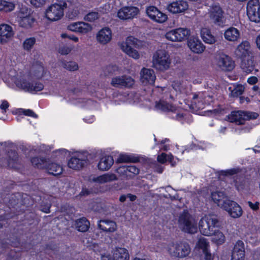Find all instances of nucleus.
<instances>
[{"label": "nucleus", "instance_id": "nucleus-1", "mask_svg": "<svg viewBox=\"0 0 260 260\" xmlns=\"http://www.w3.org/2000/svg\"><path fill=\"white\" fill-rule=\"evenodd\" d=\"M219 221L216 218L206 217L199 221V228L201 233L206 236L214 235L213 241L217 245H221L225 242L224 234L219 231Z\"/></svg>", "mask_w": 260, "mask_h": 260}, {"label": "nucleus", "instance_id": "nucleus-2", "mask_svg": "<svg viewBox=\"0 0 260 260\" xmlns=\"http://www.w3.org/2000/svg\"><path fill=\"white\" fill-rule=\"evenodd\" d=\"M43 77L42 75L36 80L30 75H28L26 78H20L16 81V86L23 90L25 92L31 93H36L38 92L41 91L44 89V84L39 80Z\"/></svg>", "mask_w": 260, "mask_h": 260}, {"label": "nucleus", "instance_id": "nucleus-3", "mask_svg": "<svg viewBox=\"0 0 260 260\" xmlns=\"http://www.w3.org/2000/svg\"><path fill=\"white\" fill-rule=\"evenodd\" d=\"M26 197H23L19 192H15L9 196L8 205L10 208H16L19 207V204L25 208H23L24 210L29 211L32 208L34 204L33 201L30 197L25 194Z\"/></svg>", "mask_w": 260, "mask_h": 260}, {"label": "nucleus", "instance_id": "nucleus-4", "mask_svg": "<svg viewBox=\"0 0 260 260\" xmlns=\"http://www.w3.org/2000/svg\"><path fill=\"white\" fill-rule=\"evenodd\" d=\"M191 247L186 241H179L172 243L169 251L174 257L183 258L189 256L191 252Z\"/></svg>", "mask_w": 260, "mask_h": 260}, {"label": "nucleus", "instance_id": "nucleus-5", "mask_svg": "<svg viewBox=\"0 0 260 260\" xmlns=\"http://www.w3.org/2000/svg\"><path fill=\"white\" fill-rule=\"evenodd\" d=\"M30 9L22 6L16 13L17 20L19 25L23 28H31L36 21L30 13Z\"/></svg>", "mask_w": 260, "mask_h": 260}, {"label": "nucleus", "instance_id": "nucleus-6", "mask_svg": "<svg viewBox=\"0 0 260 260\" xmlns=\"http://www.w3.org/2000/svg\"><path fill=\"white\" fill-rule=\"evenodd\" d=\"M152 63L157 70H166L169 68L171 63L170 55L165 50H158L153 55Z\"/></svg>", "mask_w": 260, "mask_h": 260}, {"label": "nucleus", "instance_id": "nucleus-7", "mask_svg": "<svg viewBox=\"0 0 260 260\" xmlns=\"http://www.w3.org/2000/svg\"><path fill=\"white\" fill-rule=\"evenodd\" d=\"M179 223L183 232L188 234L197 232V223L187 211H184L179 216Z\"/></svg>", "mask_w": 260, "mask_h": 260}, {"label": "nucleus", "instance_id": "nucleus-8", "mask_svg": "<svg viewBox=\"0 0 260 260\" xmlns=\"http://www.w3.org/2000/svg\"><path fill=\"white\" fill-rule=\"evenodd\" d=\"M67 3L60 2L51 5L46 10L45 15L46 18L51 21H55L60 19L64 14V8L67 7Z\"/></svg>", "mask_w": 260, "mask_h": 260}, {"label": "nucleus", "instance_id": "nucleus-9", "mask_svg": "<svg viewBox=\"0 0 260 260\" xmlns=\"http://www.w3.org/2000/svg\"><path fill=\"white\" fill-rule=\"evenodd\" d=\"M190 35V31L186 28H177L167 32L166 39L172 42H182L187 40Z\"/></svg>", "mask_w": 260, "mask_h": 260}, {"label": "nucleus", "instance_id": "nucleus-10", "mask_svg": "<svg viewBox=\"0 0 260 260\" xmlns=\"http://www.w3.org/2000/svg\"><path fill=\"white\" fill-rule=\"evenodd\" d=\"M260 3L259 0H249L247 5V15L250 21L260 22Z\"/></svg>", "mask_w": 260, "mask_h": 260}, {"label": "nucleus", "instance_id": "nucleus-11", "mask_svg": "<svg viewBox=\"0 0 260 260\" xmlns=\"http://www.w3.org/2000/svg\"><path fill=\"white\" fill-rule=\"evenodd\" d=\"M135 84V80L131 77L127 75H122L113 77L111 81V85L114 87L129 88Z\"/></svg>", "mask_w": 260, "mask_h": 260}, {"label": "nucleus", "instance_id": "nucleus-12", "mask_svg": "<svg viewBox=\"0 0 260 260\" xmlns=\"http://www.w3.org/2000/svg\"><path fill=\"white\" fill-rule=\"evenodd\" d=\"M128 250L125 248L118 247L114 250L112 256L110 254H102L101 260H129Z\"/></svg>", "mask_w": 260, "mask_h": 260}, {"label": "nucleus", "instance_id": "nucleus-13", "mask_svg": "<svg viewBox=\"0 0 260 260\" xmlns=\"http://www.w3.org/2000/svg\"><path fill=\"white\" fill-rule=\"evenodd\" d=\"M222 207L233 218H238L242 214L241 207L235 201L231 200L224 201Z\"/></svg>", "mask_w": 260, "mask_h": 260}, {"label": "nucleus", "instance_id": "nucleus-14", "mask_svg": "<svg viewBox=\"0 0 260 260\" xmlns=\"http://www.w3.org/2000/svg\"><path fill=\"white\" fill-rule=\"evenodd\" d=\"M19 155L16 150L8 151V157L0 158V165L3 167L14 168L18 164Z\"/></svg>", "mask_w": 260, "mask_h": 260}, {"label": "nucleus", "instance_id": "nucleus-15", "mask_svg": "<svg viewBox=\"0 0 260 260\" xmlns=\"http://www.w3.org/2000/svg\"><path fill=\"white\" fill-rule=\"evenodd\" d=\"M139 12V9L136 7H123L118 10L117 17L121 20L132 19L136 17Z\"/></svg>", "mask_w": 260, "mask_h": 260}, {"label": "nucleus", "instance_id": "nucleus-16", "mask_svg": "<svg viewBox=\"0 0 260 260\" xmlns=\"http://www.w3.org/2000/svg\"><path fill=\"white\" fill-rule=\"evenodd\" d=\"M217 64L223 71L230 72L235 68V61L228 55L221 54L218 60Z\"/></svg>", "mask_w": 260, "mask_h": 260}, {"label": "nucleus", "instance_id": "nucleus-17", "mask_svg": "<svg viewBox=\"0 0 260 260\" xmlns=\"http://www.w3.org/2000/svg\"><path fill=\"white\" fill-rule=\"evenodd\" d=\"M223 14L224 12L220 6H214L212 7L210 18L215 24L223 26L225 23Z\"/></svg>", "mask_w": 260, "mask_h": 260}, {"label": "nucleus", "instance_id": "nucleus-18", "mask_svg": "<svg viewBox=\"0 0 260 260\" xmlns=\"http://www.w3.org/2000/svg\"><path fill=\"white\" fill-rule=\"evenodd\" d=\"M14 35L12 27L7 24L0 25V42L4 44L9 42Z\"/></svg>", "mask_w": 260, "mask_h": 260}, {"label": "nucleus", "instance_id": "nucleus-19", "mask_svg": "<svg viewBox=\"0 0 260 260\" xmlns=\"http://www.w3.org/2000/svg\"><path fill=\"white\" fill-rule=\"evenodd\" d=\"M250 48V44L248 41H243L238 46L236 54L240 59L249 58L252 54Z\"/></svg>", "mask_w": 260, "mask_h": 260}, {"label": "nucleus", "instance_id": "nucleus-20", "mask_svg": "<svg viewBox=\"0 0 260 260\" xmlns=\"http://www.w3.org/2000/svg\"><path fill=\"white\" fill-rule=\"evenodd\" d=\"M188 5L186 2L179 0L173 2L168 5V10L173 13L177 14L183 12L188 9Z\"/></svg>", "mask_w": 260, "mask_h": 260}, {"label": "nucleus", "instance_id": "nucleus-21", "mask_svg": "<svg viewBox=\"0 0 260 260\" xmlns=\"http://www.w3.org/2000/svg\"><path fill=\"white\" fill-rule=\"evenodd\" d=\"M68 29L72 31L85 34L92 29L90 24L84 22H77L70 24L68 26Z\"/></svg>", "mask_w": 260, "mask_h": 260}, {"label": "nucleus", "instance_id": "nucleus-22", "mask_svg": "<svg viewBox=\"0 0 260 260\" xmlns=\"http://www.w3.org/2000/svg\"><path fill=\"white\" fill-rule=\"evenodd\" d=\"M225 120L231 123H235L237 125L244 124L245 123V111H233L230 114L226 116Z\"/></svg>", "mask_w": 260, "mask_h": 260}, {"label": "nucleus", "instance_id": "nucleus-23", "mask_svg": "<svg viewBox=\"0 0 260 260\" xmlns=\"http://www.w3.org/2000/svg\"><path fill=\"white\" fill-rule=\"evenodd\" d=\"M187 45L193 52L197 54L202 53L205 49V46L198 37H191L188 40Z\"/></svg>", "mask_w": 260, "mask_h": 260}, {"label": "nucleus", "instance_id": "nucleus-24", "mask_svg": "<svg viewBox=\"0 0 260 260\" xmlns=\"http://www.w3.org/2000/svg\"><path fill=\"white\" fill-rule=\"evenodd\" d=\"M141 80L143 84L153 85L156 76L153 70L143 68L140 73Z\"/></svg>", "mask_w": 260, "mask_h": 260}, {"label": "nucleus", "instance_id": "nucleus-25", "mask_svg": "<svg viewBox=\"0 0 260 260\" xmlns=\"http://www.w3.org/2000/svg\"><path fill=\"white\" fill-rule=\"evenodd\" d=\"M112 39V31L108 27L101 29L97 34L96 39L102 44L105 45L109 42Z\"/></svg>", "mask_w": 260, "mask_h": 260}, {"label": "nucleus", "instance_id": "nucleus-26", "mask_svg": "<svg viewBox=\"0 0 260 260\" xmlns=\"http://www.w3.org/2000/svg\"><path fill=\"white\" fill-rule=\"evenodd\" d=\"M245 246L244 242L240 240H238L233 248L232 256L237 258H245Z\"/></svg>", "mask_w": 260, "mask_h": 260}, {"label": "nucleus", "instance_id": "nucleus-27", "mask_svg": "<svg viewBox=\"0 0 260 260\" xmlns=\"http://www.w3.org/2000/svg\"><path fill=\"white\" fill-rule=\"evenodd\" d=\"M98 227L104 232L110 233L114 232L117 229L116 222L110 220H101Z\"/></svg>", "mask_w": 260, "mask_h": 260}, {"label": "nucleus", "instance_id": "nucleus-28", "mask_svg": "<svg viewBox=\"0 0 260 260\" xmlns=\"http://www.w3.org/2000/svg\"><path fill=\"white\" fill-rule=\"evenodd\" d=\"M114 163L113 157L111 155H106L101 158L98 164L99 170L105 171L108 170Z\"/></svg>", "mask_w": 260, "mask_h": 260}, {"label": "nucleus", "instance_id": "nucleus-29", "mask_svg": "<svg viewBox=\"0 0 260 260\" xmlns=\"http://www.w3.org/2000/svg\"><path fill=\"white\" fill-rule=\"evenodd\" d=\"M116 161L118 163H137L140 161V157L134 154H121Z\"/></svg>", "mask_w": 260, "mask_h": 260}, {"label": "nucleus", "instance_id": "nucleus-30", "mask_svg": "<svg viewBox=\"0 0 260 260\" xmlns=\"http://www.w3.org/2000/svg\"><path fill=\"white\" fill-rule=\"evenodd\" d=\"M47 160L49 159L44 157L37 156L30 158V161L32 166L37 169L43 170L47 164Z\"/></svg>", "mask_w": 260, "mask_h": 260}, {"label": "nucleus", "instance_id": "nucleus-31", "mask_svg": "<svg viewBox=\"0 0 260 260\" xmlns=\"http://www.w3.org/2000/svg\"><path fill=\"white\" fill-rule=\"evenodd\" d=\"M49 160H47V164L45 166L44 169L46 170L49 174L54 176L59 175L62 173V168L55 162H49Z\"/></svg>", "mask_w": 260, "mask_h": 260}, {"label": "nucleus", "instance_id": "nucleus-32", "mask_svg": "<svg viewBox=\"0 0 260 260\" xmlns=\"http://www.w3.org/2000/svg\"><path fill=\"white\" fill-rule=\"evenodd\" d=\"M240 32L239 30L234 27H230L227 29L224 33V38L229 41H235L240 38Z\"/></svg>", "mask_w": 260, "mask_h": 260}, {"label": "nucleus", "instance_id": "nucleus-33", "mask_svg": "<svg viewBox=\"0 0 260 260\" xmlns=\"http://www.w3.org/2000/svg\"><path fill=\"white\" fill-rule=\"evenodd\" d=\"M86 160L79 159L76 157H72L68 162V166L70 168L75 170H79L84 167Z\"/></svg>", "mask_w": 260, "mask_h": 260}, {"label": "nucleus", "instance_id": "nucleus-34", "mask_svg": "<svg viewBox=\"0 0 260 260\" xmlns=\"http://www.w3.org/2000/svg\"><path fill=\"white\" fill-rule=\"evenodd\" d=\"M241 59V68L246 73H251L254 69V64L252 56Z\"/></svg>", "mask_w": 260, "mask_h": 260}, {"label": "nucleus", "instance_id": "nucleus-35", "mask_svg": "<svg viewBox=\"0 0 260 260\" xmlns=\"http://www.w3.org/2000/svg\"><path fill=\"white\" fill-rule=\"evenodd\" d=\"M201 35L202 40L205 43L213 44L216 42L215 37L211 34L209 29L203 28L201 31Z\"/></svg>", "mask_w": 260, "mask_h": 260}, {"label": "nucleus", "instance_id": "nucleus-36", "mask_svg": "<svg viewBox=\"0 0 260 260\" xmlns=\"http://www.w3.org/2000/svg\"><path fill=\"white\" fill-rule=\"evenodd\" d=\"M75 226L79 232H85L89 230L90 223L85 217H82L76 220Z\"/></svg>", "mask_w": 260, "mask_h": 260}, {"label": "nucleus", "instance_id": "nucleus-37", "mask_svg": "<svg viewBox=\"0 0 260 260\" xmlns=\"http://www.w3.org/2000/svg\"><path fill=\"white\" fill-rule=\"evenodd\" d=\"M146 13L147 16L151 20H155L156 14H160L161 19L164 17V13L159 10L155 6H150L146 9Z\"/></svg>", "mask_w": 260, "mask_h": 260}, {"label": "nucleus", "instance_id": "nucleus-38", "mask_svg": "<svg viewBox=\"0 0 260 260\" xmlns=\"http://www.w3.org/2000/svg\"><path fill=\"white\" fill-rule=\"evenodd\" d=\"M146 13L147 16L151 20H155L156 14H160L161 19L164 17V13L159 10L155 6H150L146 9Z\"/></svg>", "mask_w": 260, "mask_h": 260}, {"label": "nucleus", "instance_id": "nucleus-39", "mask_svg": "<svg viewBox=\"0 0 260 260\" xmlns=\"http://www.w3.org/2000/svg\"><path fill=\"white\" fill-rule=\"evenodd\" d=\"M195 249L198 250H202V252L207 251L210 249L209 242L206 238H200L196 244Z\"/></svg>", "mask_w": 260, "mask_h": 260}, {"label": "nucleus", "instance_id": "nucleus-40", "mask_svg": "<svg viewBox=\"0 0 260 260\" xmlns=\"http://www.w3.org/2000/svg\"><path fill=\"white\" fill-rule=\"evenodd\" d=\"M15 7V5L13 2L0 0V11L11 12L14 10Z\"/></svg>", "mask_w": 260, "mask_h": 260}, {"label": "nucleus", "instance_id": "nucleus-41", "mask_svg": "<svg viewBox=\"0 0 260 260\" xmlns=\"http://www.w3.org/2000/svg\"><path fill=\"white\" fill-rule=\"evenodd\" d=\"M155 107L163 112L172 111L174 110V107L166 101L160 100L156 102Z\"/></svg>", "mask_w": 260, "mask_h": 260}, {"label": "nucleus", "instance_id": "nucleus-42", "mask_svg": "<svg viewBox=\"0 0 260 260\" xmlns=\"http://www.w3.org/2000/svg\"><path fill=\"white\" fill-rule=\"evenodd\" d=\"M229 90L231 91V94L233 97H238L242 95L244 90V87L241 84H238L236 86L229 87Z\"/></svg>", "mask_w": 260, "mask_h": 260}, {"label": "nucleus", "instance_id": "nucleus-43", "mask_svg": "<svg viewBox=\"0 0 260 260\" xmlns=\"http://www.w3.org/2000/svg\"><path fill=\"white\" fill-rule=\"evenodd\" d=\"M122 49L129 56L135 59H138L139 58L140 55L138 51L133 48L127 44H125V46L124 45L122 46Z\"/></svg>", "mask_w": 260, "mask_h": 260}, {"label": "nucleus", "instance_id": "nucleus-44", "mask_svg": "<svg viewBox=\"0 0 260 260\" xmlns=\"http://www.w3.org/2000/svg\"><path fill=\"white\" fill-rule=\"evenodd\" d=\"M36 42V39L35 37L27 38L23 43V48L25 50L29 51L32 49Z\"/></svg>", "mask_w": 260, "mask_h": 260}, {"label": "nucleus", "instance_id": "nucleus-45", "mask_svg": "<svg viewBox=\"0 0 260 260\" xmlns=\"http://www.w3.org/2000/svg\"><path fill=\"white\" fill-rule=\"evenodd\" d=\"M121 172L126 173V172L132 173L134 175L138 174L140 172L139 168L135 166H127L120 167L119 169Z\"/></svg>", "mask_w": 260, "mask_h": 260}, {"label": "nucleus", "instance_id": "nucleus-46", "mask_svg": "<svg viewBox=\"0 0 260 260\" xmlns=\"http://www.w3.org/2000/svg\"><path fill=\"white\" fill-rule=\"evenodd\" d=\"M241 169L239 168H232L226 170H221L218 172L219 176H228L235 175L240 172Z\"/></svg>", "mask_w": 260, "mask_h": 260}, {"label": "nucleus", "instance_id": "nucleus-47", "mask_svg": "<svg viewBox=\"0 0 260 260\" xmlns=\"http://www.w3.org/2000/svg\"><path fill=\"white\" fill-rule=\"evenodd\" d=\"M62 66L64 68L70 71H75L78 69V65L75 61H62Z\"/></svg>", "mask_w": 260, "mask_h": 260}, {"label": "nucleus", "instance_id": "nucleus-48", "mask_svg": "<svg viewBox=\"0 0 260 260\" xmlns=\"http://www.w3.org/2000/svg\"><path fill=\"white\" fill-rule=\"evenodd\" d=\"M234 182L235 187L238 191L242 190L245 188V180L243 177L237 178Z\"/></svg>", "mask_w": 260, "mask_h": 260}, {"label": "nucleus", "instance_id": "nucleus-49", "mask_svg": "<svg viewBox=\"0 0 260 260\" xmlns=\"http://www.w3.org/2000/svg\"><path fill=\"white\" fill-rule=\"evenodd\" d=\"M19 252L11 249L7 254L6 260H20Z\"/></svg>", "mask_w": 260, "mask_h": 260}, {"label": "nucleus", "instance_id": "nucleus-50", "mask_svg": "<svg viewBox=\"0 0 260 260\" xmlns=\"http://www.w3.org/2000/svg\"><path fill=\"white\" fill-rule=\"evenodd\" d=\"M24 219L27 221L28 224H32L36 219V214L34 212L26 213L24 215Z\"/></svg>", "mask_w": 260, "mask_h": 260}, {"label": "nucleus", "instance_id": "nucleus-51", "mask_svg": "<svg viewBox=\"0 0 260 260\" xmlns=\"http://www.w3.org/2000/svg\"><path fill=\"white\" fill-rule=\"evenodd\" d=\"M99 17V13L97 12H91L88 13L85 16V19L89 22H93L98 19Z\"/></svg>", "mask_w": 260, "mask_h": 260}, {"label": "nucleus", "instance_id": "nucleus-52", "mask_svg": "<svg viewBox=\"0 0 260 260\" xmlns=\"http://www.w3.org/2000/svg\"><path fill=\"white\" fill-rule=\"evenodd\" d=\"M51 205L48 202H42L40 205V210L44 213H49L50 212Z\"/></svg>", "mask_w": 260, "mask_h": 260}, {"label": "nucleus", "instance_id": "nucleus-53", "mask_svg": "<svg viewBox=\"0 0 260 260\" xmlns=\"http://www.w3.org/2000/svg\"><path fill=\"white\" fill-rule=\"evenodd\" d=\"M117 70V67L116 65L109 64L106 67L104 72L106 75H111L114 73Z\"/></svg>", "mask_w": 260, "mask_h": 260}, {"label": "nucleus", "instance_id": "nucleus-54", "mask_svg": "<svg viewBox=\"0 0 260 260\" xmlns=\"http://www.w3.org/2000/svg\"><path fill=\"white\" fill-rule=\"evenodd\" d=\"M258 115L255 112L245 111V121L256 119Z\"/></svg>", "mask_w": 260, "mask_h": 260}, {"label": "nucleus", "instance_id": "nucleus-55", "mask_svg": "<svg viewBox=\"0 0 260 260\" xmlns=\"http://www.w3.org/2000/svg\"><path fill=\"white\" fill-rule=\"evenodd\" d=\"M221 192L218 191L212 192L211 194L212 200L217 204L219 203L221 200L220 196Z\"/></svg>", "mask_w": 260, "mask_h": 260}, {"label": "nucleus", "instance_id": "nucleus-56", "mask_svg": "<svg viewBox=\"0 0 260 260\" xmlns=\"http://www.w3.org/2000/svg\"><path fill=\"white\" fill-rule=\"evenodd\" d=\"M46 0H30V2L32 6L36 8L43 7L46 3Z\"/></svg>", "mask_w": 260, "mask_h": 260}, {"label": "nucleus", "instance_id": "nucleus-57", "mask_svg": "<svg viewBox=\"0 0 260 260\" xmlns=\"http://www.w3.org/2000/svg\"><path fill=\"white\" fill-rule=\"evenodd\" d=\"M101 180L105 182L114 180L116 179L114 174H106L101 176Z\"/></svg>", "mask_w": 260, "mask_h": 260}, {"label": "nucleus", "instance_id": "nucleus-58", "mask_svg": "<svg viewBox=\"0 0 260 260\" xmlns=\"http://www.w3.org/2000/svg\"><path fill=\"white\" fill-rule=\"evenodd\" d=\"M61 37L63 39H69L70 40L74 41L76 43L78 42L79 41V39L77 37L73 34H68L66 32L61 34Z\"/></svg>", "mask_w": 260, "mask_h": 260}, {"label": "nucleus", "instance_id": "nucleus-59", "mask_svg": "<svg viewBox=\"0 0 260 260\" xmlns=\"http://www.w3.org/2000/svg\"><path fill=\"white\" fill-rule=\"evenodd\" d=\"M164 18L161 19V17H160V14H156V18L155 20H152V21L155 22H157V23H164L165 22V21H167V20L168 19V16L167 14H166L165 13H164Z\"/></svg>", "mask_w": 260, "mask_h": 260}, {"label": "nucleus", "instance_id": "nucleus-60", "mask_svg": "<svg viewBox=\"0 0 260 260\" xmlns=\"http://www.w3.org/2000/svg\"><path fill=\"white\" fill-rule=\"evenodd\" d=\"M168 156V154L165 153H162L160 155H158L157 158V161L164 164L167 162V157Z\"/></svg>", "mask_w": 260, "mask_h": 260}, {"label": "nucleus", "instance_id": "nucleus-61", "mask_svg": "<svg viewBox=\"0 0 260 260\" xmlns=\"http://www.w3.org/2000/svg\"><path fill=\"white\" fill-rule=\"evenodd\" d=\"M23 113L25 116H28L32 117H37V114L32 110L30 109L24 110L23 111Z\"/></svg>", "mask_w": 260, "mask_h": 260}, {"label": "nucleus", "instance_id": "nucleus-62", "mask_svg": "<svg viewBox=\"0 0 260 260\" xmlns=\"http://www.w3.org/2000/svg\"><path fill=\"white\" fill-rule=\"evenodd\" d=\"M248 203L249 207L253 211H257L259 209V202H255L254 203H253L249 201Z\"/></svg>", "mask_w": 260, "mask_h": 260}, {"label": "nucleus", "instance_id": "nucleus-63", "mask_svg": "<svg viewBox=\"0 0 260 260\" xmlns=\"http://www.w3.org/2000/svg\"><path fill=\"white\" fill-rule=\"evenodd\" d=\"M204 254L205 260H213V257L210 252V250H208L203 252Z\"/></svg>", "mask_w": 260, "mask_h": 260}, {"label": "nucleus", "instance_id": "nucleus-64", "mask_svg": "<svg viewBox=\"0 0 260 260\" xmlns=\"http://www.w3.org/2000/svg\"><path fill=\"white\" fill-rule=\"evenodd\" d=\"M247 83L250 85H254L258 82L257 78L255 76H251L247 79Z\"/></svg>", "mask_w": 260, "mask_h": 260}]
</instances>
